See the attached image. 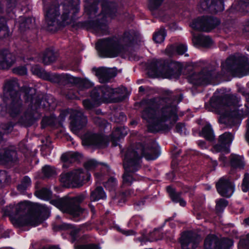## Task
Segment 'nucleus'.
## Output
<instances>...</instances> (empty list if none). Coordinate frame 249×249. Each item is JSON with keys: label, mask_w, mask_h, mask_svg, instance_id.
Instances as JSON below:
<instances>
[{"label": "nucleus", "mask_w": 249, "mask_h": 249, "mask_svg": "<svg viewBox=\"0 0 249 249\" xmlns=\"http://www.w3.org/2000/svg\"><path fill=\"white\" fill-rule=\"evenodd\" d=\"M138 146L141 149V155L136 149L132 148H128L124 154L125 172L122 177L123 182L124 185L130 186L135 180L132 174L138 171L141 168L142 157L147 160H154L160 156L159 148L152 143L139 142Z\"/></svg>", "instance_id": "nucleus-1"}, {"label": "nucleus", "mask_w": 249, "mask_h": 249, "mask_svg": "<svg viewBox=\"0 0 249 249\" xmlns=\"http://www.w3.org/2000/svg\"><path fill=\"white\" fill-rule=\"evenodd\" d=\"M78 5L74 4L72 1H70L66 4L63 5V13L61 16V20L58 19L59 17V5L51 4L47 8L45 12V28L46 30L51 33H55L59 30H62L70 23L68 21L70 17L72 20L76 18L77 14L79 12Z\"/></svg>", "instance_id": "nucleus-2"}, {"label": "nucleus", "mask_w": 249, "mask_h": 249, "mask_svg": "<svg viewBox=\"0 0 249 249\" xmlns=\"http://www.w3.org/2000/svg\"><path fill=\"white\" fill-rule=\"evenodd\" d=\"M36 195L41 199L50 200L51 204L55 206L63 213L70 215L75 221H79V216L84 212V209L80 206L85 199V196L83 195L72 197L68 196L60 197L58 196L51 199L52 191L50 189L43 187L36 191Z\"/></svg>", "instance_id": "nucleus-3"}, {"label": "nucleus", "mask_w": 249, "mask_h": 249, "mask_svg": "<svg viewBox=\"0 0 249 249\" xmlns=\"http://www.w3.org/2000/svg\"><path fill=\"white\" fill-rule=\"evenodd\" d=\"M21 87H19L16 79L6 81L3 86V106L0 105V114H6L14 118L18 116L23 108V101L21 98Z\"/></svg>", "instance_id": "nucleus-4"}, {"label": "nucleus", "mask_w": 249, "mask_h": 249, "mask_svg": "<svg viewBox=\"0 0 249 249\" xmlns=\"http://www.w3.org/2000/svg\"><path fill=\"white\" fill-rule=\"evenodd\" d=\"M183 66L181 63L169 59H154L147 65L149 77L155 78L161 76L169 79H178Z\"/></svg>", "instance_id": "nucleus-5"}, {"label": "nucleus", "mask_w": 249, "mask_h": 249, "mask_svg": "<svg viewBox=\"0 0 249 249\" xmlns=\"http://www.w3.org/2000/svg\"><path fill=\"white\" fill-rule=\"evenodd\" d=\"M126 98L127 95L123 94L121 89H114L106 84L94 88L90 93V99L98 105L107 102L109 100L114 103L121 102Z\"/></svg>", "instance_id": "nucleus-6"}, {"label": "nucleus", "mask_w": 249, "mask_h": 249, "mask_svg": "<svg viewBox=\"0 0 249 249\" xmlns=\"http://www.w3.org/2000/svg\"><path fill=\"white\" fill-rule=\"evenodd\" d=\"M96 48L102 58H114L124 51V46L114 37H107L99 40Z\"/></svg>", "instance_id": "nucleus-7"}, {"label": "nucleus", "mask_w": 249, "mask_h": 249, "mask_svg": "<svg viewBox=\"0 0 249 249\" xmlns=\"http://www.w3.org/2000/svg\"><path fill=\"white\" fill-rule=\"evenodd\" d=\"M21 91L24 93V98L26 102H30L31 109L35 112L40 108L46 109L50 106L48 100L43 95L36 94V89L23 86Z\"/></svg>", "instance_id": "nucleus-8"}, {"label": "nucleus", "mask_w": 249, "mask_h": 249, "mask_svg": "<svg viewBox=\"0 0 249 249\" xmlns=\"http://www.w3.org/2000/svg\"><path fill=\"white\" fill-rule=\"evenodd\" d=\"M217 77L214 68H203L199 72H194L188 76V81L195 86L207 85Z\"/></svg>", "instance_id": "nucleus-9"}, {"label": "nucleus", "mask_w": 249, "mask_h": 249, "mask_svg": "<svg viewBox=\"0 0 249 249\" xmlns=\"http://www.w3.org/2000/svg\"><path fill=\"white\" fill-rule=\"evenodd\" d=\"M223 67L226 71L231 72L249 71V58L245 55L236 56L231 55L226 60L225 65Z\"/></svg>", "instance_id": "nucleus-10"}, {"label": "nucleus", "mask_w": 249, "mask_h": 249, "mask_svg": "<svg viewBox=\"0 0 249 249\" xmlns=\"http://www.w3.org/2000/svg\"><path fill=\"white\" fill-rule=\"evenodd\" d=\"M9 217L13 225L17 228L31 226L36 227L40 224V221L35 213H30L22 214H12L5 215Z\"/></svg>", "instance_id": "nucleus-11"}, {"label": "nucleus", "mask_w": 249, "mask_h": 249, "mask_svg": "<svg viewBox=\"0 0 249 249\" xmlns=\"http://www.w3.org/2000/svg\"><path fill=\"white\" fill-rule=\"evenodd\" d=\"M36 204H33L30 201H21L17 205L9 204L8 206L2 209L4 215H11L13 214H22L30 213H34V207Z\"/></svg>", "instance_id": "nucleus-12"}, {"label": "nucleus", "mask_w": 249, "mask_h": 249, "mask_svg": "<svg viewBox=\"0 0 249 249\" xmlns=\"http://www.w3.org/2000/svg\"><path fill=\"white\" fill-rule=\"evenodd\" d=\"M61 179L63 181L73 184L76 186L80 187L83 185L86 180L88 181L90 178V175H85L83 169L79 168L75 171L69 172L61 175Z\"/></svg>", "instance_id": "nucleus-13"}, {"label": "nucleus", "mask_w": 249, "mask_h": 249, "mask_svg": "<svg viewBox=\"0 0 249 249\" xmlns=\"http://www.w3.org/2000/svg\"><path fill=\"white\" fill-rule=\"evenodd\" d=\"M84 146L92 148H101L107 145L105 139L97 133H87L82 139Z\"/></svg>", "instance_id": "nucleus-14"}, {"label": "nucleus", "mask_w": 249, "mask_h": 249, "mask_svg": "<svg viewBox=\"0 0 249 249\" xmlns=\"http://www.w3.org/2000/svg\"><path fill=\"white\" fill-rule=\"evenodd\" d=\"M215 187L217 193L222 197L230 198L235 190V184L230 179L224 177L219 179Z\"/></svg>", "instance_id": "nucleus-15"}, {"label": "nucleus", "mask_w": 249, "mask_h": 249, "mask_svg": "<svg viewBox=\"0 0 249 249\" xmlns=\"http://www.w3.org/2000/svg\"><path fill=\"white\" fill-rule=\"evenodd\" d=\"M233 140L231 133L226 132L220 135L218 143L213 146V150L217 153L229 154L230 152V145Z\"/></svg>", "instance_id": "nucleus-16"}, {"label": "nucleus", "mask_w": 249, "mask_h": 249, "mask_svg": "<svg viewBox=\"0 0 249 249\" xmlns=\"http://www.w3.org/2000/svg\"><path fill=\"white\" fill-rule=\"evenodd\" d=\"M200 5L203 10L213 14H216L224 10V0H204Z\"/></svg>", "instance_id": "nucleus-17"}, {"label": "nucleus", "mask_w": 249, "mask_h": 249, "mask_svg": "<svg viewBox=\"0 0 249 249\" xmlns=\"http://www.w3.org/2000/svg\"><path fill=\"white\" fill-rule=\"evenodd\" d=\"M179 242L182 249H196L198 246L197 237L191 231L183 232Z\"/></svg>", "instance_id": "nucleus-18"}, {"label": "nucleus", "mask_w": 249, "mask_h": 249, "mask_svg": "<svg viewBox=\"0 0 249 249\" xmlns=\"http://www.w3.org/2000/svg\"><path fill=\"white\" fill-rule=\"evenodd\" d=\"M70 123L71 130L79 132L84 128L87 123V118L84 114L80 111H77L70 116Z\"/></svg>", "instance_id": "nucleus-19"}, {"label": "nucleus", "mask_w": 249, "mask_h": 249, "mask_svg": "<svg viewBox=\"0 0 249 249\" xmlns=\"http://www.w3.org/2000/svg\"><path fill=\"white\" fill-rule=\"evenodd\" d=\"M239 102V99L236 94H225L216 97L214 102L220 107H230L237 106Z\"/></svg>", "instance_id": "nucleus-20"}, {"label": "nucleus", "mask_w": 249, "mask_h": 249, "mask_svg": "<svg viewBox=\"0 0 249 249\" xmlns=\"http://www.w3.org/2000/svg\"><path fill=\"white\" fill-rule=\"evenodd\" d=\"M165 122L161 119L160 117H157L156 119L148 123L147 125L148 131L154 134L161 131H169L170 127L168 124H164Z\"/></svg>", "instance_id": "nucleus-21"}, {"label": "nucleus", "mask_w": 249, "mask_h": 249, "mask_svg": "<svg viewBox=\"0 0 249 249\" xmlns=\"http://www.w3.org/2000/svg\"><path fill=\"white\" fill-rule=\"evenodd\" d=\"M44 76V80L59 85H65L71 82L70 78L71 75L68 73L59 74L47 72Z\"/></svg>", "instance_id": "nucleus-22"}, {"label": "nucleus", "mask_w": 249, "mask_h": 249, "mask_svg": "<svg viewBox=\"0 0 249 249\" xmlns=\"http://www.w3.org/2000/svg\"><path fill=\"white\" fill-rule=\"evenodd\" d=\"M15 56L7 49L0 51V69H8L15 62Z\"/></svg>", "instance_id": "nucleus-23"}, {"label": "nucleus", "mask_w": 249, "mask_h": 249, "mask_svg": "<svg viewBox=\"0 0 249 249\" xmlns=\"http://www.w3.org/2000/svg\"><path fill=\"white\" fill-rule=\"evenodd\" d=\"M161 119L164 122L170 120L173 118V120L177 121L178 119L177 106L173 105H166L161 109Z\"/></svg>", "instance_id": "nucleus-24"}, {"label": "nucleus", "mask_w": 249, "mask_h": 249, "mask_svg": "<svg viewBox=\"0 0 249 249\" xmlns=\"http://www.w3.org/2000/svg\"><path fill=\"white\" fill-rule=\"evenodd\" d=\"M154 103V99H151L150 102L147 103L148 106L142 111V118L148 123L157 117V108L153 106Z\"/></svg>", "instance_id": "nucleus-25"}, {"label": "nucleus", "mask_w": 249, "mask_h": 249, "mask_svg": "<svg viewBox=\"0 0 249 249\" xmlns=\"http://www.w3.org/2000/svg\"><path fill=\"white\" fill-rule=\"evenodd\" d=\"M96 75L98 77L101 83L105 84L108 82L112 78L116 77L117 73L111 69L101 67L97 69Z\"/></svg>", "instance_id": "nucleus-26"}, {"label": "nucleus", "mask_w": 249, "mask_h": 249, "mask_svg": "<svg viewBox=\"0 0 249 249\" xmlns=\"http://www.w3.org/2000/svg\"><path fill=\"white\" fill-rule=\"evenodd\" d=\"M54 229L57 231H68L69 233L73 242L77 240L80 229L73 226V225L63 223L56 225Z\"/></svg>", "instance_id": "nucleus-27"}, {"label": "nucleus", "mask_w": 249, "mask_h": 249, "mask_svg": "<svg viewBox=\"0 0 249 249\" xmlns=\"http://www.w3.org/2000/svg\"><path fill=\"white\" fill-rule=\"evenodd\" d=\"M85 24L88 26V29H92L96 32L102 31L107 27L106 18H96L86 20Z\"/></svg>", "instance_id": "nucleus-28"}, {"label": "nucleus", "mask_w": 249, "mask_h": 249, "mask_svg": "<svg viewBox=\"0 0 249 249\" xmlns=\"http://www.w3.org/2000/svg\"><path fill=\"white\" fill-rule=\"evenodd\" d=\"M166 191L173 203H178L181 207H185L186 205V201L181 197L182 193L181 192H177L176 189L171 185L166 187Z\"/></svg>", "instance_id": "nucleus-29"}, {"label": "nucleus", "mask_w": 249, "mask_h": 249, "mask_svg": "<svg viewBox=\"0 0 249 249\" xmlns=\"http://www.w3.org/2000/svg\"><path fill=\"white\" fill-rule=\"evenodd\" d=\"M17 154L16 151L5 148L0 150V165H6L14 162V156Z\"/></svg>", "instance_id": "nucleus-30"}, {"label": "nucleus", "mask_w": 249, "mask_h": 249, "mask_svg": "<svg viewBox=\"0 0 249 249\" xmlns=\"http://www.w3.org/2000/svg\"><path fill=\"white\" fill-rule=\"evenodd\" d=\"M35 112L31 109L25 111L19 118L18 123L24 127L31 126L36 121Z\"/></svg>", "instance_id": "nucleus-31"}, {"label": "nucleus", "mask_w": 249, "mask_h": 249, "mask_svg": "<svg viewBox=\"0 0 249 249\" xmlns=\"http://www.w3.org/2000/svg\"><path fill=\"white\" fill-rule=\"evenodd\" d=\"M204 32H209L220 24V20L216 17L211 16H202Z\"/></svg>", "instance_id": "nucleus-32"}, {"label": "nucleus", "mask_w": 249, "mask_h": 249, "mask_svg": "<svg viewBox=\"0 0 249 249\" xmlns=\"http://www.w3.org/2000/svg\"><path fill=\"white\" fill-rule=\"evenodd\" d=\"M101 6L103 11L109 17L116 16L117 11L116 4L108 0H103L101 2Z\"/></svg>", "instance_id": "nucleus-33"}, {"label": "nucleus", "mask_w": 249, "mask_h": 249, "mask_svg": "<svg viewBox=\"0 0 249 249\" xmlns=\"http://www.w3.org/2000/svg\"><path fill=\"white\" fill-rule=\"evenodd\" d=\"M34 213L40 221V224L49 218L50 215V210L44 205L36 204L34 207Z\"/></svg>", "instance_id": "nucleus-34"}, {"label": "nucleus", "mask_w": 249, "mask_h": 249, "mask_svg": "<svg viewBox=\"0 0 249 249\" xmlns=\"http://www.w3.org/2000/svg\"><path fill=\"white\" fill-rule=\"evenodd\" d=\"M70 78L71 82H70L69 84L78 86L82 89H88L92 87L94 85L93 83L87 78H83L78 77H74L71 75Z\"/></svg>", "instance_id": "nucleus-35"}, {"label": "nucleus", "mask_w": 249, "mask_h": 249, "mask_svg": "<svg viewBox=\"0 0 249 249\" xmlns=\"http://www.w3.org/2000/svg\"><path fill=\"white\" fill-rule=\"evenodd\" d=\"M57 176L56 168L53 166L46 164L41 168L40 178L43 179H49L55 178Z\"/></svg>", "instance_id": "nucleus-36"}, {"label": "nucleus", "mask_w": 249, "mask_h": 249, "mask_svg": "<svg viewBox=\"0 0 249 249\" xmlns=\"http://www.w3.org/2000/svg\"><path fill=\"white\" fill-rule=\"evenodd\" d=\"M199 136L205 138L206 141L210 142L214 140L215 135L214 131L210 123L206 124L202 128L201 130L199 133Z\"/></svg>", "instance_id": "nucleus-37"}, {"label": "nucleus", "mask_w": 249, "mask_h": 249, "mask_svg": "<svg viewBox=\"0 0 249 249\" xmlns=\"http://www.w3.org/2000/svg\"><path fill=\"white\" fill-rule=\"evenodd\" d=\"M249 6V0H238L234 2L229 9V12L234 13L237 12L247 11L246 9Z\"/></svg>", "instance_id": "nucleus-38"}, {"label": "nucleus", "mask_w": 249, "mask_h": 249, "mask_svg": "<svg viewBox=\"0 0 249 249\" xmlns=\"http://www.w3.org/2000/svg\"><path fill=\"white\" fill-rule=\"evenodd\" d=\"M216 239V249H230L233 245V239L229 237L219 238L216 235L214 236Z\"/></svg>", "instance_id": "nucleus-39"}, {"label": "nucleus", "mask_w": 249, "mask_h": 249, "mask_svg": "<svg viewBox=\"0 0 249 249\" xmlns=\"http://www.w3.org/2000/svg\"><path fill=\"white\" fill-rule=\"evenodd\" d=\"M106 198V193L103 187L98 186L91 191L90 194V199L91 201L95 202L99 200H105Z\"/></svg>", "instance_id": "nucleus-40"}, {"label": "nucleus", "mask_w": 249, "mask_h": 249, "mask_svg": "<svg viewBox=\"0 0 249 249\" xmlns=\"http://www.w3.org/2000/svg\"><path fill=\"white\" fill-rule=\"evenodd\" d=\"M193 41L196 45L204 48H209L213 43V41L210 36L204 35H199L194 37Z\"/></svg>", "instance_id": "nucleus-41"}, {"label": "nucleus", "mask_w": 249, "mask_h": 249, "mask_svg": "<svg viewBox=\"0 0 249 249\" xmlns=\"http://www.w3.org/2000/svg\"><path fill=\"white\" fill-rule=\"evenodd\" d=\"M19 30L21 33H24L28 29L33 28L34 22L31 17L20 16L18 19Z\"/></svg>", "instance_id": "nucleus-42"}, {"label": "nucleus", "mask_w": 249, "mask_h": 249, "mask_svg": "<svg viewBox=\"0 0 249 249\" xmlns=\"http://www.w3.org/2000/svg\"><path fill=\"white\" fill-rule=\"evenodd\" d=\"M57 59V56L54 51L50 48H47L42 56V63L45 65H49L53 63Z\"/></svg>", "instance_id": "nucleus-43"}, {"label": "nucleus", "mask_w": 249, "mask_h": 249, "mask_svg": "<svg viewBox=\"0 0 249 249\" xmlns=\"http://www.w3.org/2000/svg\"><path fill=\"white\" fill-rule=\"evenodd\" d=\"M122 38L123 41L128 46L134 45L135 40V35L134 32L130 30L125 31L124 32Z\"/></svg>", "instance_id": "nucleus-44"}, {"label": "nucleus", "mask_w": 249, "mask_h": 249, "mask_svg": "<svg viewBox=\"0 0 249 249\" xmlns=\"http://www.w3.org/2000/svg\"><path fill=\"white\" fill-rule=\"evenodd\" d=\"M80 154L77 152L63 153L61 157V160L64 162H72L79 160Z\"/></svg>", "instance_id": "nucleus-45"}, {"label": "nucleus", "mask_w": 249, "mask_h": 249, "mask_svg": "<svg viewBox=\"0 0 249 249\" xmlns=\"http://www.w3.org/2000/svg\"><path fill=\"white\" fill-rule=\"evenodd\" d=\"M230 165L233 169H243L245 164L238 155H233L230 160Z\"/></svg>", "instance_id": "nucleus-46"}, {"label": "nucleus", "mask_w": 249, "mask_h": 249, "mask_svg": "<svg viewBox=\"0 0 249 249\" xmlns=\"http://www.w3.org/2000/svg\"><path fill=\"white\" fill-rule=\"evenodd\" d=\"M169 49L170 53H177L179 55L183 54L187 51V45L183 44H180L177 46L171 45Z\"/></svg>", "instance_id": "nucleus-47"}, {"label": "nucleus", "mask_w": 249, "mask_h": 249, "mask_svg": "<svg viewBox=\"0 0 249 249\" xmlns=\"http://www.w3.org/2000/svg\"><path fill=\"white\" fill-rule=\"evenodd\" d=\"M167 32L165 28H160L158 31L155 32L153 39L156 43H161L164 41Z\"/></svg>", "instance_id": "nucleus-48"}, {"label": "nucleus", "mask_w": 249, "mask_h": 249, "mask_svg": "<svg viewBox=\"0 0 249 249\" xmlns=\"http://www.w3.org/2000/svg\"><path fill=\"white\" fill-rule=\"evenodd\" d=\"M215 234H209L205 239L204 241V249H216L215 241L214 237Z\"/></svg>", "instance_id": "nucleus-49"}, {"label": "nucleus", "mask_w": 249, "mask_h": 249, "mask_svg": "<svg viewBox=\"0 0 249 249\" xmlns=\"http://www.w3.org/2000/svg\"><path fill=\"white\" fill-rule=\"evenodd\" d=\"M203 24V18L202 16H200L195 18L191 22L190 26L195 31L204 32Z\"/></svg>", "instance_id": "nucleus-50"}, {"label": "nucleus", "mask_w": 249, "mask_h": 249, "mask_svg": "<svg viewBox=\"0 0 249 249\" xmlns=\"http://www.w3.org/2000/svg\"><path fill=\"white\" fill-rule=\"evenodd\" d=\"M55 125L54 118L53 116H45L41 121L42 128H45L48 126H54Z\"/></svg>", "instance_id": "nucleus-51"}, {"label": "nucleus", "mask_w": 249, "mask_h": 249, "mask_svg": "<svg viewBox=\"0 0 249 249\" xmlns=\"http://www.w3.org/2000/svg\"><path fill=\"white\" fill-rule=\"evenodd\" d=\"M160 229L155 228L151 232H150L148 235L144 237L146 238V241L153 242L155 240H158L160 238Z\"/></svg>", "instance_id": "nucleus-52"}, {"label": "nucleus", "mask_w": 249, "mask_h": 249, "mask_svg": "<svg viewBox=\"0 0 249 249\" xmlns=\"http://www.w3.org/2000/svg\"><path fill=\"white\" fill-rule=\"evenodd\" d=\"M164 0H148V8L149 10L153 12L161 6Z\"/></svg>", "instance_id": "nucleus-53"}, {"label": "nucleus", "mask_w": 249, "mask_h": 249, "mask_svg": "<svg viewBox=\"0 0 249 249\" xmlns=\"http://www.w3.org/2000/svg\"><path fill=\"white\" fill-rule=\"evenodd\" d=\"M229 201L224 198L216 200V209L218 212H222L228 205Z\"/></svg>", "instance_id": "nucleus-54"}, {"label": "nucleus", "mask_w": 249, "mask_h": 249, "mask_svg": "<svg viewBox=\"0 0 249 249\" xmlns=\"http://www.w3.org/2000/svg\"><path fill=\"white\" fill-rule=\"evenodd\" d=\"M32 71L34 74L37 75L38 77L44 79V75L47 72L45 71L42 67L38 65H35L32 67Z\"/></svg>", "instance_id": "nucleus-55"}, {"label": "nucleus", "mask_w": 249, "mask_h": 249, "mask_svg": "<svg viewBox=\"0 0 249 249\" xmlns=\"http://www.w3.org/2000/svg\"><path fill=\"white\" fill-rule=\"evenodd\" d=\"M241 190L244 193L248 192L249 191V173H246L244 175V178L241 184Z\"/></svg>", "instance_id": "nucleus-56"}, {"label": "nucleus", "mask_w": 249, "mask_h": 249, "mask_svg": "<svg viewBox=\"0 0 249 249\" xmlns=\"http://www.w3.org/2000/svg\"><path fill=\"white\" fill-rule=\"evenodd\" d=\"M83 105L85 109L87 110H91L100 106L96 105L94 101L91 99H86L83 100Z\"/></svg>", "instance_id": "nucleus-57"}, {"label": "nucleus", "mask_w": 249, "mask_h": 249, "mask_svg": "<svg viewBox=\"0 0 249 249\" xmlns=\"http://www.w3.org/2000/svg\"><path fill=\"white\" fill-rule=\"evenodd\" d=\"M140 224V218L137 216H133L127 224L128 228L133 229H137Z\"/></svg>", "instance_id": "nucleus-58"}, {"label": "nucleus", "mask_w": 249, "mask_h": 249, "mask_svg": "<svg viewBox=\"0 0 249 249\" xmlns=\"http://www.w3.org/2000/svg\"><path fill=\"white\" fill-rule=\"evenodd\" d=\"M3 12V8L2 6L0 4V14ZM8 29L7 25V20L5 17L3 16H0V32L2 30Z\"/></svg>", "instance_id": "nucleus-59"}, {"label": "nucleus", "mask_w": 249, "mask_h": 249, "mask_svg": "<svg viewBox=\"0 0 249 249\" xmlns=\"http://www.w3.org/2000/svg\"><path fill=\"white\" fill-rule=\"evenodd\" d=\"M116 135H117V139L124 138L127 134V128L122 127H117L115 130Z\"/></svg>", "instance_id": "nucleus-60"}, {"label": "nucleus", "mask_w": 249, "mask_h": 249, "mask_svg": "<svg viewBox=\"0 0 249 249\" xmlns=\"http://www.w3.org/2000/svg\"><path fill=\"white\" fill-rule=\"evenodd\" d=\"M76 249H101L99 244L89 243L77 246Z\"/></svg>", "instance_id": "nucleus-61"}, {"label": "nucleus", "mask_w": 249, "mask_h": 249, "mask_svg": "<svg viewBox=\"0 0 249 249\" xmlns=\"http://www.w3.org/2000/svg\"><path fill=\"white\" fill-rule=\"evenodd\" d=\"M13 72L19 75H25L27 73V69L26 67L21 66L15 68Z\"/></svg>", "instance_id": "nucleus-62"}, {"label": "nucleus", "mask_w": 249, "mask_h": 249, "mask_svg": "<svg viewBox=\"0 0 249 249\" xmlns=\"http://www.w3.org/2000/svg\"><path fill=\"white\" fill-rule=\"evenodd\" d=\"M98 164V163L96 160L91 159L84 163V167L88 170L93 169L97 166Z\"/></svg>", "instance_id": "nucleus-63"}, {"label": "nucleus", "mask_w": 249, "mask_h": 249, "mask_svg": "<svg viewBox=\"0 0 249 249\" xmlns=\"http://www.w3.org/2000/svg\"><path fill=\"white\" fill-rule=\"evenodd\" d=\"M110 167L106 163L103 164V166L101 171V172L100 173H96L95 174V176H104L106 175V174H107L110 173Z\"/></svg>", "instance_id": "nucleus-64"}]
</instances>
